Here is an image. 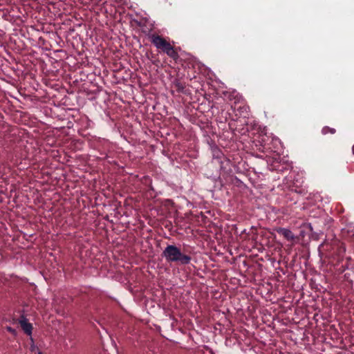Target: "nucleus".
<instances>
[{
  "mask_svg": "<svg viewBox=\"0 0 354 354\" xmlns=\"http://www.w3.org/2000/svg\"><path fill=\"white\" fill-rule=\"evenodd\" d=\"M156 332H157V331H158V329H160V327H159V326H156Z\"/></svg>",
  "mask_w": 354,
  "mask_h": 354,
  "instance_id": "obj_14",
  "label": "nucleus"
},
{
  "mask_svg": "<svg viewBox=\"0 0 354 354\" xmlns=\"http://www.w3.org/2000/svg\"><path fill=\"white\" fill-rule=\"evenodd\" d=\"M176 86L177 87L178 91H183V88H184V86H183V84L180 82H177L176 83Z\"/></svg>",
  "mask_w": 354,
  "mask_h": 354,
  "instance_id": "obj_9",
  "label": "nucleus"
},
{
  "mask_svg": "<svg viewBox=\"0 0 354 354\" xmlns=\"http://www.w3.org/2000/svg\"><path fill=\"white\" fill-rule=\"evenodd\" d=\"M156 49L160 53L167 54L171 58L176 59L178 58V53L174 50L173 46L165 38L156 33Z\"/></svg>",
  "mask_w": 354,
  "mask_h": 354,
  "instance_id": "obj_2",
  "label": "nucleus"
},
{
  "mask_svg": "<svg viewBox=\"0 0 354 354\" xmlns=\"http://www.w3.org/2000/svg\"><path fill=\"white\" fill-rule=\"evenodd\" d=\"M19 323L22 329L27 335H30L32 333V325L30 323H28L25 318L21 319Z\"/></svg>",
  "mask_w": 354,
  "mask_h": 354,
  "instance_id": "obj_4",
  "label": "nucleus"
},
{
  "mask_svg": "<svg viewBox=\"0 0 354 354\" xmlns=\"http://www.w3.org/2000/svg\"><path fill=\"white\" fill-rule=\"evenodd\" d=\"M308 228L311 232V235H310L311 239L317 240L319 239V234L317 232H313V227H312L311 224H308Z\"/></svg>",
  "mask_w": 354,
  "mask_h": 354,
  "instance_id": "obj_6",
  "label": "nucleus"
},
{
  "mask_svg": "<svg viewBox=\"0 0 354 354\" xmlns=\"http://www.w3.org/2000/svg\"><path fill=\"white\" fill-rule=\"evenodd\" d=\"M212 152H213V158H214V159L217 160L219 163L221 162L220 159L223 156L222 152L218 148H216V147L212 149Z\"/></svg>",
  "mask_w": 354,
  "mask_h": 354,
  "instance_id": "obj_5",
  "label": "nucleus"
},
{
  "mask_svg": "<svg viewBox=\"0 0 354 354\" xmlns=\"http://www.w3.org/2000/svg\"><path fill=\"white\" fill-rule=\"evenodd\" d=\"M146 306H147V307H149V308L151 307L152 308L153 306V300L147 301V302L146 304Z\"/></svg>",
  "mask_w": 354,
  "mask_h": 354,
  "instance_id": "obj_10",
  "label": "nucleus"
},
{
  "mask_svg": "<svg viewBox=\"0 0 354 354\" xmlns=\"http://www.w3.org/2000/svg\"><path fill=\"white\" fill-rule=\"evenodd\" d=\"M150 39L152 43L155 44V34H151L150 35Z\"/></svg>",
  "mask_w": 354,
  "mask_h": 354,
  "instance_id": "obj_11",
  "label": "nucleus"
},
{
  "mask_svg": "<svg viewBox=\"0 0 354 354\" xmlns=\"http://www.w3.org/2000/svg\"><path fill=\"white\" fill-rule=\"evenodd\" d=\"M353 153H354V146L353 147Z\"/></svg>",
  "mask_w": 354,
  "mask_h": 354,
  "instance_id": "obj_17",
  "label": "nucleus"
},
{
  "mask_svg": "<svg viewBox=\"0 0 354 354\" xmlns=\"http://www.w3.org/2000/svg\"><path fill=\"white\" fill-rule=\"evenodd\" d=\"M351 276H354V268H352L348 272L345 274V277L347 278Z\"/></svg>",
  "mask_w": 354,
  "mask_h": 354,
  "instance_id": "obj_8",
  "label": "nucleus"
},
{
  "mask_svg": "<svg viewBox=\"0 0 354 354\" xmlns=\"http://www.w3.org/2000/svg\"><path fill=\"white\" fill-rule=\"evenodd\" d=\"M164 257L168 261L177 262L183 265H187L190 263L191 257L189 255L183 254L180 249L176 245H167L162 252Z\"/></svg>",
  "mask_w": 354,
  "mask_h": 354,
  "instance_id": "obj_1",
  "label": "nucleus"
},
{
  "mask_svg": "<svg viewBox=\"0 0 354 354\" xmlns=\"http://www.w3.org/2000/svg\"><path fill=\"white\" fill-rule=\"evenodd\" d=\"M153 109H155V105L152 106Z\"/></svg>",
  "mask_w": 354,
  "mask_h": 354,
  "instance_id": "obj_16",
  "label": "nucleus"
},
{
  "mask_svg": "<svg viewBox=\"0 0 354 354\" xmlns=\"http://www.w3.org/2000/svg\"><path fill=\"white\" fill-rule=\"evenodd\" d=\"M277 231L279 234L283 235L284 238L288 241H292L295 239L293 233L289 229L281 227L279 228Z\"/></svg>",
  "mask_w": 354,
  "mask_h": 354,
  "instance_id": "obj_3",
  "label": "nucleus"
},
{
  "mask_svg": "<svg viewBox=\"0 0 354 354\" xmlns=\"http://www.w3.org/2000/svg\"><path fill=\"white\" fill-rule=\"evenodd\" d=\"M159 73H160L158 69H156V75L159 74Z\"/></svg>",
  "mask_w": 354,
  "mask_h": 354,
  "instance_id": "obj_15",
  "label": "nucleus"
},
{
  "mask_svg": "<svg viewBox=\"0 0 354 354\" xmlns=\"http://www.w3.org/2000/svg\"><path fill=\"white\" fill-rule=\"evenodd\" d=\"M7 330H8L9 332H10V333H13V334H15V329H13V328H11V327H10V326L7 327Z\"/></svg>",
  "mask_w": 354,
  "mask_h": 354,
  "instance_id": "obj_12",
  "label": "nucleus"
},
{
  "mask_svg": "<svg viewBox=\"0 0 354 354\" xmlns=\"http://www.w3.org/2000/svg\"><path fill=\"white\" fill-rule=\"evenodd\" d=\"M322 133L323 134H327L328 133L333 134L335 133V129L333 128H330L328 127H324L322 130Z\"/></svg>",
  "mask_w": 354,
  "mask_h": 354,
  "instance_id": "obj_7",
  "label": "nucleus"
},
{
  "mask_svg": "<svg viewBox=\"0 0 354 354\" xmlns=\"http://www.w3.org/2000/svg\"><path fill=\"white\" fill-rule=\"evenodd\" d=\"M239 109L240 110V111L243 112V111H247L248 108L243 106V107H239Z\"/></svg>",
  "mask_w": 354,
  "mask_h": 354,
  "instance_id": "obj_13",
  "label": "nucleus"
}]
</instances>
